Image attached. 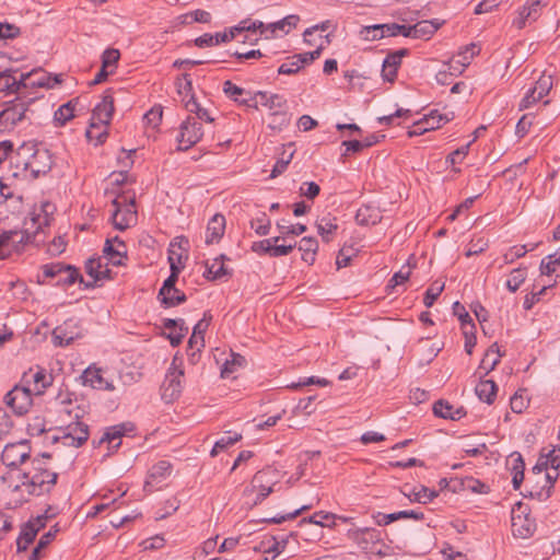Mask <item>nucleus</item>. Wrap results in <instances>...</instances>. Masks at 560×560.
Instances as JSON below:
<instances>
[{"instance_id":"393cba45","label":"nucleus","mask_w":560,"mask_h":560,"mask_svg":"<svg viewBox=\"0 0 560 560\" xmlns=\"http://www.w3.org/2000/svg\"><path fill=\"white\" fill-rule=\"evenodd\" d=\"M300 18L298 15H288L280 21L267 25L264 24V26L259 27L257 31H259L260 35H267L268 33L277 34L278 32L288 34L292 28L296 26Z\"/></svg>"},{"instance_id":"a19ab883","label":"nucleus","mask_w":560,"mask_h":560,"mask_svg":"<svg viewBox=\"0 0 560 560\" xmlns=\"http://www.w3.org/2000/svg\"><path fill=\"white\" fill-rule=\"evenodd\" d=\"M225 259V255H220L219 257L214 258L211 264H207L205 277L209 280H218L224 276L230 275L224 266Z\"/></svg>"},{"instance_id":"f704fd0d","label":"nucleus","mask_w":560,"mask_h":560,"mask_svg":"<svg viewBox=\"0 0 560 560\" xmlns=\"http://www.w3.org/2000/svg\"><path fill=\"white\" fill-rule=\"evenodd\" d=\"M210 320L211 316H208L207 313H205L203 318L195 325L192 334L188 340L189 348H197V350H199L203 347V334L208 329Z\"/></svg>"},{"instance_id":"ddd939ff","label":"nucleus","mask_w":560,"mask_h":560,"mask_svg":"<svg viewBox=\"0 0 560 560\" xmlns=\"http://www.w3.org/2000/svg\"><path fill=\"white\" fill-rule=\"evenodd\" d=\"M250 107L258 108L260 105L268 108L270 114L280 113L282 109H288L287 100L279 94L258 91L253 96H250Z\"/></svg>"},{"instance_id":"6e6d98bb","label":"nucleus","mask_w":560,"mask_h":560,"mask_svg":"<svg viewBox=\"0 0 560 560\" xmlns=\"http://www.w3.org/2000/svg\"><path fill=\"white\" fill-rule=\"evenodd\" d=\"M444 290V283L440 281H434L425 291L423 303L427 307H431L436 299L440 296L442 291Z\"/></svg>"},{"instance_id":"4d7b16f0","label":"nucleus","mask_w":560,"mask_h":560,"mask_svg":"<svg viewBox=\"0 0 560 560\" xmlns=\"http://www.w3.org/2000/svg\"><path fill=\"white\" fill-rule=\"evenodd\" d=\"M282 236H276L272 238H267L258 242H254L252 244V250L258 255H265L268 254L271 256V249H272V242L275 244L279 243L281 241Z\"/></svg>"},{"instance_id":"39448f33","label":"nucleus","mask_w":560,"mask_h":560,"mask_svg":"<svg viewBox=\"0 0 560 560\" xmlns=\"http://www.w3.org/2000/svg\"><path fill=\"white\" fill-rule=\"evenodd\" d=\"M33 395L30 389L20 383L5 394L4 402L16 416H23L28 412L33 405Z\"/></svg>"},{"instance_id":"412c9836","label":"nucleus","mask_w":560,"mask_h":560,"mask_svg":"<svg viewBox=\"0 0 560 560\" xmlns=\"http://www.w3.org/2000/svg\"><path fill=\"white\" fill-rule=\"evenodd\" d=\"M512 532L513 535L521 538H528L535 532V522L529 518L525 511H512Z\"/></svg>"},{"instance_id":"774afa93","label":"nucleus","mask_w":560,"mask_h":560,"mask_svg":"<svg viewBox=\"0 0 560 560\" xmlns=\"http://www.w3.org/2000/svg\"><path fill=\"white\" fill-rule=\"evenodd\" d=\"M289 124V116L287 109H282L280 113H271V121L269 128L281 130L282 127Z\"/></svg>"},{"instance_id":"9d476101","label":"nucleus","mask_w":560,"mask_h":560,"mask_svg":"<svg viewBox=\"0 0 560 560\" xmlns=\"http://www.w3.org/2000/svg\"><path fill=\"white\" fill-rule=\"evenodd\" d=\"M83 336L80 323L75 318H69L61 325L57 326L52 331V339L56 346H69L75 339Z\"/></svg>"},{"instance_id":"c756f323","label":"nucleus","mask_w":560,"mask_h":560,"mask_svg":"<svg viewBox=\"0 0 560 560\" xmlns=\"http://www.w3.org/2000/svg\"><path fill=\"white\" fill-rule=\"evenodd\" d=\"M407 50L401 49L396 52L389 54L383 61L382 75L383 79L393 82L397 74V69L401 62L402 56Z\"/></svg>"},{"instance_id":"423d86ee","label":"nucleus","mask_w":560,"mask_h":560,"mask_svg":"<svg viewBox=\"0 0 560 560\" xmlns=\"http://www.w3.org/2000/svg\"><path fill=\"white\" fill-rule=\"evenodd\" d=\"M203 136L201 122L195 117H187L179 127L177 136L178 150L186 151L198 143Z\"/></svg>"},{"instance_id":"b1692460","label":"nucleus","mask_w":560,"mask_h":560,"mask_svg":"<svg viewBox=\"0 0 560 560\" xmlns=\"http://www.w3.org/2000/svg\"><path fill=\"white\" fill-rule=\"evenodd\" d=\"M113 113L114 98L112 94L107 91L103 96L102 102L98 103L93 110V120H96L98 124L107 126L110 122Z\"/></svg>"},{"instance_id":"052dcab7","label":"nucleus","mask_w":560,"mask_h":560,"mask_svg":"<svg viewBox=\"0 0 560 560\" xmlns=\"http://www.w3.org/2000/svg\"><path fill=\"white\" fill-rule=\"evenodd\" d=\"M21 34V30L15 24L0 22V42L14 39Z\"/></svg>"},{"instance_id":"e433bc0d","label":"nucleus","mask_w":560,"mask_h":560,"mask_svg":"<svg viewBox=\"0 0 560 560\" xmlns=\"http://www.w3.org/2000/svg\"><path fill=\"white\" fill-rule=\"evenodd\" d=\"M317 232L322 236L323 241L328 243L332 240L335 235L338 224L336 222V218L330 214L324 215L317 221Z\"/></svg>"},{"instance_id":"864d4df0","label":"nucleus","mask_w":560,"mask_h":560,"mask_svg":"<svg viewBox=\"0 0 560 560\" xmlns=\"http://www.w3.org/2000/svg\"><path fill=\"white\" fill-rule=\"evenodd\" d=\"M159 296L161 298L162 304L166 307L179 305L187 300L186 294L177 288H174V291H171L168 294H159Z\"/></svg>"},{"instance_id":"f03ea898","label":"nucleus","mask_w":560,"mask_h":560,"mask_svg":"<svg viewBox=\"0 0 560 560\" xmlns=\"http://www.w3.org/2000/svg\"><path fill=\"white\" fill-rule=\"evenodd\" d=\"M113 207L112 219L116 229L124 231L137 222L135 192L126 191L118 195L113 200Z\"/></svg>"},{"instance_id":"c03bdc74","label":"nucleus","mask_w":560,"mask_h":560,"mask_svg":"<svg viewBox=\"0 0 560 560\" xmlns=\"http://www.w3.org/2000/svg\"><path fill=\"white\" fill-rule=\"evenodd\" d=\"M168 261L171 265V275L164 281L159 294H168L171 291H174V288H176L175 283L178 279V275L180 272L182 267L177 266L173 256L168 257Z\"/></svg>"},{"instance_id":"8fccbe9b","label":"nucleus","mask_w":560,"mask_h":560,"mask_svg":"<svg viewBox=\"0 0 560 560\" xmlns=\"http://www.w3.org/2000/svg\"><path fill=\"white\" fill-rule=\"evenodd\" d=\"M78 280L80 281V283H84V280L82 276H80L78 269L74 268L73 266L68 265L65 268L62 276H59V278L57 279V284L71 285Z\"/></svg>"},{"instance_id":"e2e57ef3","label":"nucleus","mask_w":560,"mask_h":560,"mask_svg":"<svg viewBox=\"0 0 560 560\" xmlns=\"http://www.w3.org/2000/svg\"><path fill=\"white\" fill-rule=\"evenodd\" d=\"M336 515L327 512H316L310 517V523L319 526H331L335 524Z\"/></svg>"},{"instance_id":"f257e3e1","label":"nucleus","mask_w":560,"mask_h":560,"mask_svg":"<svg viewBox=\"0 0 560 560\" xmlns=\"http://www.w3.org/2000/svg\"><path fill=\"white\" fill-rule=\"evenodd\" d=\"M52 160L49 151L33 143H23L16 151V166L28 171L34 178L50 171Z\"/></svg>"},{"instance_id":"7ed1b4c3","label":"nucleus","mask_w":560,"mask_h":560,"mask_svg":"<svg viewBox=\"0 0 560 560\" xmlns=\"http://www.w3.org/2000/svg\"><path fill=\"white\" fill-rule=\"evenodd\" d=\"M184 366L183 359L175 355L162 384V398L165 402L177 399L183 390Z\"/></svg>"},{"instance_id":"c9c22d12","label":"nucleus","mask_w":560,"mask_h":560,"mask_svg":"<svg viewBox=\"0 0 560 560\" xmlns=\"http://www.w3.org/2000/svg\"><path fill=\"white\" fill-rule=\"evenodd\" d=\"M545 5L542 0H533L527 5H524L520 12V20L517 21V27L523 28L526 22L536 21L540 14L541 7Z\"/></svg>"},{"instance_id":"6e6552de","label":"nucleus","mask_w":560,"mask_h":560,"mask_svg":"<svg viewBox=\"0 0 560 560\" xmlns=\"http://www.w3.org/2000/svg\"><path fill=\"white\" fill-rule=\"evenodd\" d=\"M35 469L36 472L23 485L27 487V491L31 494L42 495L49 492L56 485L58 475L40 467H35Z\"/></svg>"},{"instance_id":"aec40b11","label":"nucleus","mask_w":560,"mask_h":560,"mask_svg":"<svg viewBox=\"0 0 560 560\" xmlns=\"http://www.w3.org/2000/svg\"><path fill=\"white\" fill-rule=\"evenodd\" d=\"M103 253L113 266H122L127 259V246L124 241L115 237L107 240Z\"/></svg>"},{"instance_id":"f8f14e48","label":"nucleus","mask_w":560,"mask_h":560,"mask_svg":"<svg viewBox=\"0 0 560 560\" xmlns=\"http://www.w3.org/2000/svg\"><path fill=\"white\" fill-rule=\"evenodd\" d=\"M381 532L375 528H352L348 530V537L362 550L372 551L380 545Z\"/></svg>"},{"instance_id":"5fc2aeb1","label":"nucleus","mask_w":560,"mask_h":560,"mask_svg":"<svg viewBox=\"0 0 560 560\" xmlns=\"http://www.w3.org/2000/svg\"><path fill=\"white\" fill-rule=\"evenodd\" d=\"M250 228L260 236H265L269 233L271 228L270 219L266 213H261L260 217L250 220Z\"/></svg>"},{"instance_id":"4468645a","label":"nucleus","mask_w":560,"mask_h":560,"mask_svg":"<svg viewBox=\"0 0 560 560\" xmlns=\"http://www.w3.org/2000/svg\"><path fill=\"white\" fill-rule=\"evenodd\" d=\"M30 457L28 445L26 442H20L5 445L1 454V460L4 465L18 468Z\"/></svg>"},{"instance_id":"ea45409f","label":"nucleus","mask_w":560,"mask_h":560,"mask_svg":"<svg viewBox=\"0 0 560 560\" xmlns=\"http://www.w3.org/2000/svg\"><path fill=\"white\" fill-rule=\"evenodd\" d=\"M497 390V384L491 380H481L475 388L478 398L489 405L493 402Z\"/></svg>"},{"instance_id":"f3484780","label":"nucleus","mask_w":560,"mask_h":560,"mask_svg":"<svg viewBox=\"0 0 560 560\" xmlns=\"http://www.w3.org/2000/svg\"><path fill=\"white\" fill-rule=\"evenodd\" d=\"M261 21L243 20L237 25L226 30L224 32H218L213 35L215 44L228 43L237 37L238 34L244 32H257L259 27H262Z\"/></svg>"},{"instance_id":"a211bd4d","label":"nucleus","mask_w":560,"mask_h":560,"mask_svg":"<svg viewBox=\"0 0 560 560\" xmlns=\"http://www.w3.org/2000/svg\"><path fill=\"white\" fill-rule=\"evenodd\" d=\"M172 472V465L167 460H160L153 465L144 482V490L147 492H153L160 489V483L164 481Z\"/></svg>"},{"instance_id":"338daca9","label":"nucleus","mask_w":560,"mask_h":560,"mask_svg":"<svg viewBox=\"0 0 560 560\" xmlns=\"http://www.w3.org/2000/svg\"><path fill=\"white\" fill-rule=\"evenodd\" d=\"M68 265H65L62 262H51L43 266V275L46 278H59V276H62V272L65 271V268Z\"/></svg>"},{"instance_id":"0eeeda50","label":"nucleus","mask_w":560,"mask_h":560,"mask_svg":"<svg viewBox=\"0 0 560 560\" xmlns=\"http://www.w3.org/2000/svg\"><path fill=\"white\" fill-rule=\"evenodd\" d=\"M533 474L536 476V485L528 490V495L533 499H537L538 501H545L551 495V490L559 472L558 470H552L550 466H548V468L544 469L540 475H538V470L534 469Z\"/></svg>"},{"instance_id":"7c9ffc66","label":"nucleus","mask_w":560,"mask_h":560,"mask_svg":"<svg viewBox=\"0 0 560 560\" xmlns=\"http://www.w3.org/2000/svg\"><path fill=\"white\" fill-rule=\"evenodd\" d=\"M433 412L436 417L451 420H459L466 413L463 407L454 408L445 400H438L433 406Z\"/></svg>"},{"instance_id":"2eb2a0df","label":"nucleus","mask_w":560,"mask_h":560,"mask_svg":"<svg viewBox=\"0 0 560 560\" xmlns=\"http://www.w3.org/2000/svg\"><path fill=\"white\" fill-rule=\"evenodd\" d=\"M32 231H3L0 233V259H4L12 249L30 241Z\"/></svg>"},{"instance_id":"5701e85b","label":"nucleus","mask_w":560,"mask_h":560,"mask_svg":"<svg viewBox=\"0 0 560 560\" xmlns=\"http://www.w3.org/2000/svg\"><path fill=\"white\" fill-rule=\"evenodd\" d=\"M225 231V218L223 214L215 213L208 222L206 229L205 242L206 244L218 243Z\"/></svg>"},{"instance_id":"20e7f679","label":"nucleus","mask_w":560,"mask_h":560,"mask_svg":"<svg viewBox=\"0 0 560 560\" xmlns=\"http://www.w3.org/2000/svg\"><path fill=\"white\" fill-rule=\"evenodd\" d=\"M35 101L34 97L18 95L10 101L8 106L0 112V133L11 130L18 122L25 118L28 106Z\"/></svg>"},{"instance_id":"69168bd1","label":"nucleus","mask_w":560,"mask_h":560,"mask_svg":"<svg viewBox=\"0 0 560 560\" xmlns=\"http://www.w3.org/2000/svg\"><path fill=\"white\" fill-rule=\"evenodd\" d=\"M177 93L182 98H186L190 95L192 90L191 80L189 79V74L184 73L180 78L176 80Z\"/></svg>"},{"instance_id":"4c0bfd02","label":"nucleus","mask_w":560,"mask_h":560,"mask_svg":"<svg viewBox=\"0 0 560 560\" xmlns=\"http://www.w3.org/2000/svg\"><path fill=\"white\" fill-rule=\"evenodd\" d=\"M548 466L552 470H558L560 467V446L552 448L546 456H540L537 464L534 466V470H538V475L547 469Z\"/></svg>"},{"instance_id":"de8ad7c7","label":"nucleus","mask_w":560,"mask_h":560,"mask_svg":"<svg viewBox=\"0 0 560 560\" xmlns=\"http://www.w3.org/2000/svg\"><path fill=\"white\" fill-rule=\"evenodd\" d=\"M374 30H383V33L386 34V36H404L410 38V25L405 24H397V23H388V24H381V26L373 27Z\"/></svg>"},{"instance_id":"dca6fc26","label":"nucleus","mask_w":560,"mask_h":560,"mask_svg":"<svg viewBox=\"0 0 560 560\" xmlns=\"http://www.w3.org/2000/svg\"><path fill=\"white\" fill-rule=\"evenodd\" d=\"M133 430V425L130 422L116 424L106 429L102 438L96 441L93 440L94 446H100L103 443L108 444V448L116 451L121 444V438Z\"/></svg>"},{"instance_id":"58836bf2","label":"nucleus","mask_w":560,"mask_h":560,"mask_svg":"<svg viewBox=\"0 0 560 560\" xmlns=\"http://www.w3.org/2000/svg\"><path fill=\"white\" fill-rule=\"evenodd\" d=\"M439 28V24L433 21H420L410 25V38H430Z\"/></svg>"},{"instance_id":"79ce46f5","label":"nucleus","mask_w":560,"mask_h":560,"mask_svg":"<svg viewBox=\"0 0 560 560\" xmlns=\"http://www.w3.org/2000/svg\"><path fill=\"white\" fill-rule=\"evenodd\" d=\"M86 273L93 279L92 282H84L85 288H92L94 282L106 278L108 269L102 270V262L100 258L89 259L85 266Z\"/></svg>"},{"instance_id":"1a4fd4ad","label":"nucleus","mask_w":560,"mask_h":560,"mask_svg":"<svg viewBox=\"0 0 560 560\" xmlns=\"http://www.w3.org/2000/svg\"><path fill=\"white\" fill-rule=\"evenodd\" d=\"M78 411L74 412L73 418L74 422H70L63 430V434L61 435L62 443L67 446L80 447L82 446L89 439V425L84 422L79 421L80 409L77 408Z\"/></svg>"},{"instance_id":"473e14b6","label":"nucleus","mask_w":560,"mask_h":560,"mask_svg":"<svg viewBox=\"0 0 560 560\" xmlns=\"http://www.w3.org/2000/svg\"><path fill=\"white\" fill-rule=\"evenodd\" d=\"M83 384L89 385L96 389H113L110 383L105 381L102 376L101 370L88 368L82 375Z\"/></svg>"},{"instance_id":"603ef678","label":"nucleus","mask_w":560,"mask_h":560,"mask_svg":"<svg viewBox=\"0 0 560 560\" xmlns=\"http://www.w3.org/2000/svg\"><path fill=\"white\" fill-rule=\"evenodd\" d=\"M526 277V268L513 269L510 278L506 281V288L513 293L516 292L521 284L525 281Z\"/></svg>"},{"instance_id":"6ab92c4d","label":"nucleus","mask_w":560,"mask_h":560,"mask_svg":"<svg viewBox=\"0 0 560 560\" xmlns=\"http://www.w3.org/2000/svg\"><path fill=\"white\" fill-rule=\"evenodd\" d=\"M268 471H258L252 482L250 487L245 490L247 492H256V499L254 500V505L260 504L272 491H273V482H271L267 477Z\"/></svg>"},{"instance_id":"2f4dec72","label":"nucleus","mask_w":560,"mask_h":560,"mask_svg":"<svg viewBox=\"0 0 560 560\" xmlns=\"http://www.w3.org/2000/svg\"><path fill=\"white\" fill-rule=\"evenodd\" d=\"M223 92L229 98L242 105L252 106L250 93L229 80L223 83Z\"/></svg>"},{"instance_id":"4be33fe9","label":"nucleus","mask_w":560,"mask_h":560,"mask_svg":"<svg viewBox=\"0 0 560 560\" xmlns=\"http://www.w3.org/2000/svg\"><path fill=\"white\" fill-rule=\"evenodd\" d=\"M479 51L480 48L476 44L465 46L457 56L453 57L450 61V69L452 70V73H462Z\"/></svg>"},{"instance_id":"72a5a7b5","label":"nucleus","mask_w":560,"mask_h":560,"mask_svg":"<svg viewBox=\"0 0 560 560\" xmlns=\"http://www.w3.org/2000/svg\"><path fill=\"white\" fill-rule=\"evenodd\" d=\"M423 124L425 125L427 129L434 130L443 126L444 124L451 121L454 119V113H440L438 109H432L429 114L424 115L423 118H421Z\"/></svg>"},{"instance_id":"680f3d73","label":"nucleus","mask_w":560,"mask_h":560,"mask_svg":"<svg viewBox=\"0 0 560 560\" xmlns=\"http://www.w3.org/2000/svg\"><path fill=\"white\" fill-rule=\"evenodd\" d=\"M120 54L117 49L108 48L103 52L102 67L107 70H113L119 60Z\"/></svg>"},{"instance_id":"a878e982","label":"nucleus","mask_w":560,"mask_h":560,"mask_svg":"<svg viewBox=\"0 0 560 560\" xmlns=\"http://www.w3.org/2000/svg\"><path fill=\"white\" fill-rule=\"evenodd\" d=\"M412 518L416 521H422L424 518V514L420 511L410 510V511H399L390 514L377 513L374 516V520L378 526L388 525L398 520Z\"/></svg>"},{"instance_id":"37998d69","label":"nucleus","mask_w":560,"mask_h":560,"mask_svg":"<svg viewBox=\"0 0 560 560\" xmlns=\"http://www.w3.org/2000/svg\"><path fill=\"white\" fill-rule=\"evenodd\" d=\"M299 249L303 253L302 259L305 262L313 264L318 249V243L314 237H303L299 243Z\"/></svg>"},{"instance_id":"9b49d317","label":"nucleus","mask_w":560,"mask_h":560,"mask_svg":"<svg viewBox=\"0 0 560 560\" xmlns=\"http://www.w3.org/2000/svg\"><path fill=\"white\" fill-rule=\"evenodd\" d=\"M51 383L52 376L38 366L36 369L31 368L28 371L24 372L21 380V384L34 395L44 394L45 389L49 387Z\"/></svg>"},{"instance_id":"13d9d810","label":"nucleus","mask_w":560,"mask_h":560,"mask_svg":"<svg viewBox=\"0 0 560 560\" xmlns=\"http://www.w3.org/2000/svg\"><path fill=\"white\" fill-rule=\"evenodd\" d=\"M435 497H438V492L427 487H421L420 490L413 491L412 495H409L411 501L422 504L431 502Z\"/></svg>"},{"instance_id":"c85d7f7f","label":"nucleus","mask_w":560,"mask_h":560,"mask_svg":"<svg viewBox=\"0 0 560 560\" xmlns=\"http://www.w3.org/2000/svg\"><path fill=\"white\" fill-rule=\"evenodd\" d=\"M382 220V211L374 205H364L357 211L355 221L360 225H375Z\"/></svg>"},{"instance_id":"cd10ccee","label":"nucleus","mask_w":560,"mask_h":560,"mask_svg":"<svg viewBox=\"0 0 560 560\" xmlns=\"http://www.w3.org/2000/svg\"><path fill=\"white\" fill-rule=\"evenodd\" d=\"M508 466L512 474V483L515 490L520 489L524 480L525 463L518 452L512 453L508 458Z\"/></svg>"},{"instance_id":"49530a36","label":"nucleus","mask_w":560,"mask_h":560,"mask_svg":"<svg viewBox=\"0 0 560 560\" xmlns=\"http://www.w3.org/2000/svg\"><path fill=\"white\" fill-rule=\"evenodd\" d=\"M241 439H242V435L240 433L226 432V434L224 436H222L221 439H219L215 442L214 446L212 447V450L210 452V455L212 457L217 456L220 452H222L223 450L228 448L229 446L235 444Z\"/></svg>"},{"instance_id":"bf43d9fd","label":"nucleus","mask_w":560,"mask_h":560,"mask_svg":"<svg viewBox=\"0 0 560 560\" xmlns=\"http://www.w3.org/2000/svg\"><path fill=\"white\" fill-rule=\"evenodd\" d=\"M211 20V14L205 10H195L183 15V23H209Z\"/></svg>"},{"instance_id":"3c124183","label":"nucleus","mask_w":560,"mask_h":560,"mask_svg":"<svg viewBox=\"0 0 560 560\" xmlns=\"http://www.w3.org/2000/svg\"><path fill=\"white\" fill-rule=\"evenodd\" d=\"M553 86V80L551 75H546L545 73L539 77L536 81L534 88H532L536 94L537 98H544L551 91Z\"/></svg>"},{"instance_id":"a18cd8bd","label":"nucleus","mask_w":560,"mask_h":560,"mask_svg":"<svg viewBox=\"0 0 560 560\" xmlns=\"http://www.w3.org/2000/svg\"><path fill=\"white\" fill-rule=\"evenodd\" d=\"M77 103L70 101L61 105L54 115V120L57 125L63 126L74 117V106Z\"/></svg>"},{"instance_id":"bb28decb","label":"nucleus","mask_w":560,"mask_h":560,"mask_svg":"<svg viewBox=\"0 0 560 560\" xmlns=\"http://www.w3.org/2000/svg\"><path fill=\"white\" fill-rule=\"evenodd\" d=\"M21 77V80L18 81L11 75V70H3L0 73V91L22 95L21 90L26 88V83L24 81L30 77V74H22Z\"/></svg>"},{"instance_id":"0e129e2a","label":"nucleus","mask_w":560,"mask_h":560,"mask_svg":"<svg viewBox=\"0 0 560 560\" xmlns=\"http://www.w3.org/2000/svg\"><path fill=\"white\" fill-rule=\"evenodd\" d=\"M315 396H310L303 399H300L298 405L295 406L293 412L294 415H312L315 411V407L313 405Z\"/></svg>"},{"instance_id":"09e8293b","label":"nucleus","mask_w":560,"mask_h":560,"mask_svg":"<svg viewBox=\"0 0 560 560\" xmlns=\"http://www.w3.org/2000/svg\"><path fill=\"white\" fill-rule=\"evenodd\" d=\"M303 59L301 58L300 54L292 56L288 59L287 62L282 63L278 72L280 74H294L299 72L304 67Z\"/></svg>"}]
</instances>
